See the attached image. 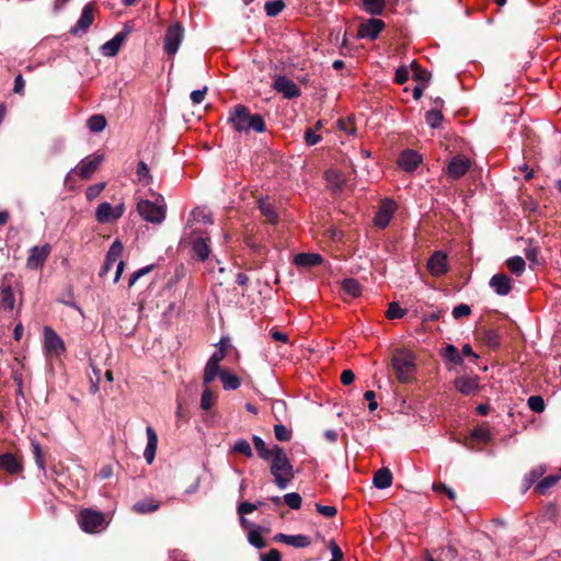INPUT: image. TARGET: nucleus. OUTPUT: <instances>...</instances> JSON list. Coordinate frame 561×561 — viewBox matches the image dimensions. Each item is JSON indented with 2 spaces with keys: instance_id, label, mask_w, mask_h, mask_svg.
<instances>
[{
  "instance_id": "1",
  "label": "nucleus",
  "mask_w": 561,
  "mask_h": 561,
  "mask_svg": "<svg viewBox=\"0 0 561 561\" xmlns=\"http://www.w3.org/2000/svg\"><path fill=\"white\" fill-rule=\"evenodd\" d=\"M227 121L233 130L239 134H249L251 130L261 134L266 130L263 117L260 114H251L243 104H238L230 108Z\"/></svg>"
},
{
  "instance_id": "2",
  "label": "nucleus",
  "mask_w": 561,
  "mask_h": 561,
  "mask_svg": "<svg viewBox=\"0 0 561 561\" xmlns=\"http://www.w3.org/2000/svg\"><path fill=\"white\" fill-rule=\"evenodd\" d=\"M273 451L274 455L270 458V472L275 485L279 490H285L295 478L294 467L283 447L275 444Z\"/></svg>"
},
{
  "instance_id": "3",
  "label": "nucleus",
  "mask_w": 561,
  "mask_h": 561,
  "mask_svg": "<svg viewBox=\"0 0 561 561\" xmlns=\"http://www.w3.org/2000/svg\"><path fill=\"white\" fill-rule=\"evenodd\" d=\"M154 201L141 199L137 205L140 217L151 224L159 225L165 219L167 204L160 194L151 193Z\"/></svg>"
},
{
  "instance_id": "4",
  "label": "nucleus",
  "mask_w": 561,
  "mask_h": 561,
  "mask_svg": "<svg viewBox=\"0 0 561 561\" xmlns=\"http://www.w3.org/2000/svg\"><path fill=\"white\" fill-rule=\"evenodd\" d=\"M392 367L400 382H410L415 375V357L407 351L397 352L392 357Z\"/></svg>"
},
{
  "instance_id": "5",
  "label": "nucleus",
  "mask_w": 561,
  "mask_h": 561,
  "mask_svg": "<svg viewBox=\"0 0 561 561\" xmlns=\"http://www.w3.org/2000/svg\"><path fill=\"white\" fill-rule=\"evenodd\" d=\"M78 523L84 533H96L104 525V515L101 512L85 508L79 513Z\"/></svg>"
},
{
  "instance_id": "6",
  "label": "nucleus",
  "mask_w": 561,
  "mask_h": 561,
  "mask_svg": "<svg viewBox=\"0 0 561 561\" xmlns=\"http://www.w3.org/2000/svg\"><path fill=\"white\" fill-rule=\"evenodd\" d=\"M184 37V28L180 23H174L167 30L164 36V50L169 56H173L179 50V47Z\"/></svg>"
},
{
  "instance_id": "7",
  "label": "nucleus",
  "mask_w": 561,
  "mask_h": 561,
  "mask_svg": "<svg viewBox=\"0 0 561 561\" xmlns=\"http://www.w3.org/2000/svg\"><path fill=\"white\" fill-rule=\"evenodd\" d=\"M104 160L103 153H94L82 159L71 172H77L81 179L88 180L100 168Z\"/></svg>"
},
{
  "instance_id": "8",
  "label": "nucleus",
  "mask_w": 561,
  "mask_h": 561,
  "mask_svg": "<svg viewBox=\"0 0 561 561\" xmlns=\"http://www.w3.org/2000/svg\"><path fill=\"white\" fill-rule=\"evenodd\" d=\"M125 206L123 203L113 207L108 202L101 203L95 210V219L101 224L117 220L123 216Z\"/></svg>"
},
{
  "instance_id": "9",
  "label": "nucleus",
  "mask_w": 561,
  "mask_h": 561,
  "mask_svg": "<svg viewBox=\"0 0 561 561\" xmlns=\"http://www.w3.org/2000/svg\"><path fill=\"white\" fill-rule=\"evenodd\" d=\"M94 21V7L92 3H88L83 7L81 15L77 23L70 28V34L73 36L84 35Z\"/></svg>"
},
{
  "instance_id": "10",
  "label": "nucleus",
  "mask_w": 561,
  "mask_h": 561,
  "mask_svg": "<svg viewBox=\"0 0 561 561\" xmlns=\"http://www.w3.org/2000/svg\"><path fill=\"white\" fill-rule=\"evenodd\" d=\"M44 345L48 355L60 356L66 351L64 341L50 327L44 328Z\"/></svg>"
},
{
  "instance_id": "11",
  "label": "nucleus",
  "mask_w": 561,
  "mask_h": 561,
  "mask_svg": "<svg viewBox=\"0 0 561 561\" xmlns=\"http://www.w3.org/2000/svg\"><path fill=\"white\" fill-rule=\"evenodd\" d=\"M470 165L471 161L469 160V158L461 154H457L449 161L446 169V174L448 179L453 181L459 180L467 173Z\"/></svg>"
},
{
  "instance_id": "12",
  "label": "nucleus",
  "mask_w": 561,
  "mask_h": 561,
  "mask_svg": "<svg viewBox=\"0 0 561 561\" xmlns=\"http://www.w3.org/2000/svg\"><path fill=\"white\" fill-rule=\"evenodd\" d=\"M51 248L48 243L44 245H34L28 251V256L26 260V266L30 270H38L42 268L45 261L47 260Z\"/></svg>"
},
{
  "instance_id": "13",
  "label": "nucleus",
  "mask_w": 561,
  "mask_h": 561,
  "mask_svg": "<svg viewBox=\"0 0 561 561\" xmlns=\"http://www.w3.org/2000/svg\"><path fill=\"white\" fill-rule=\"evenodd\" d=\"M273 88L285 99L291 100L300 96V88L286 76H278L274 80Z\"/></svg>"
},
{
  "instance_id": "14",
  "label": "nucleus",
  "mask_w": 561,
  "mask_h": 561,
  "mask_svg": "<svg viewBox=\"0 0 561 561\" xmlns=\"http://www.w3.org/2000/svg\"><path fill=\"white\" fill-rule=\"evenodd\" d=\"M12 274H5L0 285V304L4 310L12 311L15 306V297L12 290Z\"/></svg>"
},
{
  "instance_id": "15",
  "label": "nucleus",
  "mask_w": 561,
  "mask_h": 561,
  "mask_svg": "<svg viewBox=\"0 0 561 561\" xmlns=\"http://www.w3.org/2000/svg\"><path fill=\"white\" fill-rule=\"evenodd\" d=\"M447 254L435 251L427 261V270L432 276L439 277L448 272Z\"/></svg>"
},
{
  "instance_id": "16",
  "label": "nucleus",
  "mask_w": 561,
  "mask_h": 561,
  "mask_svg": "<svg viewBox=\"0 0 561 561\" xmlns=\"http://www.w3.org/2000/svg\"><path fill=\"white\" fill-rule=\"evenodd\" d=\"M383 27V21L375 18L368 19L366 22L359 24L358 36L360 38L376 39Z\"/></svg>"
},
{
  "instance_id": "17",
  "label": "nucleus",
  "mask_w": 561,
  "mask_h": 561,
  "mask_svg": "<svg viewBox=\"0 0 561 561\" xmlns=\"http://www.w3.org/2000/svg\"><path fill=\"white\" fill-rule=\"evenodd\" d=\"M122 252H123V244L116 240L112 243V245L110 247L107 253H106V256H105V260H104V263L100 270V273L99 275L101 277L105 276L108 271L115 265L117 264L121 255H122Z\"/></svg>"
},
{
  "instance_id": "18",
  "label": "nucleus",
  "mask_w": 561,
  "mask_h": 561,
  "mask_svg": "<svg viewBox=\"0 0 561 561\" xmlns=\"http://www.w3.org/2000/svg\"><path fill=\"white\" fill-rule=\"evenodd\" d=\"M396 210V204L391 199L382 201L378 211L375 215L374 222L379 228H386Z\"/></svg>"
},
{
  "instance_id": "19",
  "label": "nucleus",
  "mask_w": 561,
  "mask_h": 561,
  "mask_svg": "<svg viewBox=\"0 0 561 561\" xmlns=\"http://www.w3.org/2000/svg\"><path fill=\"white\" fill-rule=\"evenodd\" d=\"M0 469L9 474H18L23 470V463L20 458L11 453L0 455Z\"/></svg>"
},
{
  "instance_id": "20",
  "label": "nucleus",
  "mask_w": 561,
  "mask_h": 561,
  "mask_svg": "<svg viewBox=\"0 0 561 561\" xmlns=\"http://www.w3.org/2000/svg\"><path fill=\"white\" fill-rule=\"evenodd\" d=\"M489 286L499 295L506 296L512 289V279L506 274L499 273L491 277Z\"/></svg>"
},
{
  "instance_id": "21",
  "label": "nucleus",
  "mask_w": 561,
  "mask_h": 561,
  "mask_svg": "<svg viewBox=\"0 0 561 561\" xmlns=\"http://www.w3.org/2000/svg\"><path fill=\"white\" fill-rule=\"evenodd\" d=\"M421 162L422 157L411 149L404 150L398 158L399 167L408 172L415 170Z\"/></svg>"
},
{
  "instance_id": "22",
  "label": "nucleus",
  "mask_w": 561,
  "mask_h": 561,
  "mask_svg": "<svg viewBox=\"0 0 561 561\" xmlns=\"http://www.w3.org/2000/svg\"><path fill=\"white\" fill-rule=\"evenodd\" d=\"M455 388L461 394L470 396L476 393L479 390V378L478 377H469V376H460L455 379Z\"/></svg>"
},
{
  "instance_id": "23",
  "label": "nucleus",
  "mask_w": 561,
  "mask_h": 561,
  "mask_svg": "<svg viewBox=\"0 0 561 561\" xmlns=\"http://www.w3.org/2000/svg\"><path fill=\"white\" fill-rule=\"evenodd\" d=\"M274 540L277 542L285 543L295 548H306L310 546L311 540L308 536L299 534V535H286V534H276L274 536Z\"/></svg>"
},
{
  "instance_id": "24",
  "label": "nucleus",
  "mask_w": 561,
  "mask_h": 561,
  "mask_svg": "<svg viewBox=\"0 0 561 561\" xmlns=\"http://www.w3.org/2000/svg\"><path fill=\"white\" fill-rule=\"evenodd\" d=\"M127 32H118L112 39L107 41L100 47V51L105 57H114L126 39Z\"/></svg>"
},
{
  "instance_id": "25",
  "label": "nucleus",
  "mask_w": 561,
  "mask_h": 561,
  "mask_svg": "<svg viewBox=\"0 0 561 561\" xmlns=\"http://www.w3.org/2000/svg\"><path fill=\"white\" fill-rule=\"evenodd\" d=\"M146 434H147V446L144 451V457H145L147 463L150 465V463H152L154 456H156V450H157V446H158V436L151 426H148L146 428Z\"/></svg>"
},
{
  "instance_id": "26",
  "label": "nucleus",
  "mask_w": 561,
  "mask_h": 561,
  "mask_svg": "<svg viewBox=\"0 0 561 561\" xmlns=\"http://www.w3.org/2000/svg\"><path fill=\"white\" fill-rule=\"evenodd\" d=\"M192 251L196 259L205 261L209 256V239L204 237H197L192 243Z\"/></svg>"
},
{
  "instance_id": "27",
  "label": "nucleus",
  "mask_w": 561,
  "mask_h": 561,
  "mask_svg": "<svg viewBox=\"0 0 561 561\" xmlns=\"http://www.w3.org/2000/svg\"><path fill=\"white\" fill-rule=\"evenodd\" d=\"M325 180L334 193L341 192L345 185L344 175L335 169H330L325 172Z\"/></svg>"
},
{
  "instance_id": "28",
  "label": "nucleus",
  "mask_w": 561,
  "mask_h": 561,
  "mask_svg": "<svg viewBox=\"0 0 561 561\" xmlns=\"http://www.w3.org/2000/svg\"><path fill=\"white\" fill-rule=\"evenodd\" d=\"M373 484L379 490H385L392 484V473L388 468H380L374 474Z\"/></svg>"
},
{
  "instance_id": "29",
  "label": "nucleus",
  "mask_w": 561,
  "mask_h": 561,
  "mask_svg": "<svg viewBox=\"0 0 561 561\" xmlns=\"http://www.w3.org/2000/svg\"><path fill=\"white\" fill-rule=\"evenodd\" d=\"M259 209L261 214L267 219L272 225H276L278 222V215L274 207V205L267 199L261 198L259 201Z\"/></svg>"
},
{
  "instance_id": "30",
  "label": "nucleus",
  "mask_w": 561,
  "mask_h": 561,
  "mask_svg": "<svg viewBox=\"0 0 561 561\" xmlns=\"http://www.w3.org/2000/svg\"><path fill=\"white\" fill-rule=\"evenodd\" d=\"M294 262L298 266H316L322 262V257L317 253H299L295 256Z\"/></svg>"
},
{
  "instance_id": "31",
  "label": "nucleus",
  "mask_w": 561,
  "mask_h": 561,
  "mask_svg": "<svg viewBox=\"0 0 561 561\" xmlns=\"http://www.w3.org/2000/svg\"><path fill=\"white\" fill-rule=\"evenodd\" d=\"M252 440L259 457L265 461H268L270 458L274 455V445L272 447H267L265 442L257 435H253Z\"/></svg>"
},
{
  "instance_id": "32",
  "label": "nucleus",
  "mask_w": 561,
  "mask_h": 561,
  "mask_svg": "<svg viewBox=\"0 0 561 561\" xmlns=\"http://www.w3.org/2000/svg\"><path fill=\"white\" fill-rule=\"evenodd\" d=\"M219 377L225 390H236L241 385L239 377L227 370H221Z\"/></svg>"
},
{
  "instance_id": "33",
  "label": "nucleus",
  "mask_w": 561,
  "mask_h": 561,
  "mask_svg": "<svg viewBox=\"0 0 561 561\" xmlns=\"http://www.w3.org/2000/svg\"><path fill=\"white\" fill-rule=\"evenodd\" d=\"M159 502L154 500H142L133 505V511L137 514H148L159 508Z\"/></svg>"
},
{
  "instance_id": "34",
  "label": "nucleus",
  "mask_w": 561,
  "mask_h": 561,
  "mask_svg": "<svg viewBox=\"0 0 561 561\" xmlns=\"http://www.w3.org/2000/svg\"><path fill=\"white\" fill-rule=\"evenodd\" d=\"M506 265L512 274L519 276L525 271L526 262L522 256L515 255V256L507 259Z\"/></svg>"
},
{
  "instance_id": "35",
  "label": "nucleus",
  "mask_w": 561,
  "mask_h": 561,
  "mask_svg": "<svg viewBox=\"0 0 561 561\" xmlns=\"http://www.w3.org/2000/svg\"><path fill=\"white\" fill-rule=\"evenodd\" d=\"M231 453L241 454L245 456L247 458L253 457V450L250 445V443L244 438H239L234 442V444L231 446Z\"/></svg>"
},
{
  "instance_id": "36",
  "label": "nucleus",
  "mask_w": 561,
  "mask_h": 561,
  "mask_svg": "<svg viewBox=\"0 0 561 561\" xmlns=\"http://www.w3.org/2000/svg\"><path fill=\"white\" fill-rule=\"evenodd\" d=\"M364 9L371 15H379L382 13L386 1L385 0H363Z\"/></svg>"
},
{
  "instance_id": "37",
  "label": "nucleus",
  "mask_w": 561,
  "mask_h": 561,
  "mask_svg": "<svg viewBox=\"0 0 561 561\" xmlns=\"http://www.w3.org/2000/svg\"><path fill=\"white\" fill-rule=\"evenodd\" d=\"M88 128L93 133L102 131L106 126V119L103 115H92L87 122Z\"/></svg>"
},
{
  "instance_id": "38",
  "label": "nucleus",
  "mask_w": 561,
  "mask_h": 561,
  "mask_svg": "<svg viewBox=\"0 0 561 561\" xmlns=\"http://www.w3.org/2000/svg\"><path fill=\"white\" fill-rule=\"evenodd\" d=\"M343 290L352 297H357L360 295L362 287L358 280L354 278H346L342 283Z\"/></svg>"
},
{
  "instance_id": "39",
  "label": "nucleus",
  "mask_w": 561,
  "mask_h": 561,
  "mask_svg": "<svg viewBox=\"0 0 561 561\" xmlns=\"http://www.w3.org/2000/svg\"><path fill=\"white\" fill-rule=\"evenodd\" d=\"M470 438L481 443H489L492 438V435L488 427L477 426L471 431Z\"/></svg>"
},
{
  "instance_id": "40",
  "label": "nucleus",
  "mask_w": 561,
  "mask_h": 561,
  "mask_svg": "<svg viewBox=\"0 0 561 561\" xmlns=\"http://www.w3.org/2000/svg\"><path fill=\"white\" fill-rule=\"evenodd\" d=\"M443 356L447 360H449V362H451V363H454L456 365H461L462 362H463V359H462L461 355L459 354L457 347L454 346L453 344H447L446 345V347L443 351Z\"/></svg>"
},
{
  "instance_id": "41",
  "label": "nucleus",
  "mask_w": 561,
  "mask_h": 561,
  "mask_svg": "<svg viewBox=\"0 0 561 561\" xmlns=\"http://www.w3.org/2000/svg\"><path fill=\"white\" fill-rule=\"evenodd\" d=\"M559 480L556 476H548L535 484V492L538 494H545L550 488H552Z\"/></svg>"
},
{
  "instance_id": "42",
  "label": "nucleus",
  "mask_w": 561,
  "mask_h": 561,
  "mask_svg": "<svg viewBox=\"0 0 561 561\" xmlns=\"http://www.w3.org/2000/svg\"><path fill=\"white\" fill-rule=\"evenodd\" d=\"M285 8V2L283 0H273L268 1L264 5V10L267 16L274 18L277 16Z\"/></svg>"
},
{
  "instance_id": "43",
  "label": "nucleus",
  "mask_w": 561,
  "mask_h": 561,
  "mask_svg": "<svg viewBox=\"0 0 561 561\" xmlns=\"http://www.w3.org/2000/svg\"><path fill=\"white\" fill-rule=\"evenodd\" d=\"M425 121L432 128H437L443 122V114L438 108L430 110L426 112Z\"/></svg>"
},
{
  "instance_id": "44",
  "label": "nucleus",
  "mask_w": 561,
  "mask_h": 561,
  "mask_svg": "<svg viewBox=\"0 0 561 561\" xmlns=\"http://www.w3.org/2000/svg\"><path fill=\"white\" fill-rule=\"evenodd\" d=\"M31 447H32V453H33V456H34V459H35V462H36L37 467L43 472H45V458H44V454H43V450H42V447H41L39 443L36 442V440H32L31 442Z\"/></svg>"
},
{
  "instance_id": "45",
  "label": "nucleus",
  "mask_w": 561,
  "mask_h": 561,
  "mask_svg": "<svg viewBox=\"0 0 561 561\" xmlns=\"http://www.w3.org/2000/svg\"><path fill=\"white\" fill-rule=\"evenodd\" d=\"M219 374V365L207 362L204 369V385H208L214 381Z\"/></svg>"
},
{
  "instance_id": "46",
  "label": "nucleus",
  "mask_w": 561,
  "mask_h": 561,
  "mask_svg": "<svg viewBox=\"0 0 561 561\" xmlns=\"http://www.w3.org/2000/svg\"><path fill=\"white\" fill-rule=\"evenodd\" d=\"M136 174L138 180L142 182V184L145 185H148L152 182V176L150 174L149 168L144 161H140L138 163Z\"/></svg>"
},
{
  "instance_id": "47",
  "label": "nucleus",
  "mask_w": 561,
  "mask_h": 561,
  "mask_svg": "<svg viewBox=\"0 0 561 561\" xmlns=\"http://www.w3.org/2000/svg\"><path fill=\"white\" fill-rule=\"evenodd\" d=\"M543 473V471L540 470H531L528 473L524 476L523 479V492H526L530 486L535 484V482L539 479V477Z\"/></svg>"
},
{
  "instance_id": "48",
  "label": "nucleus",
  "mask_w": 561,
  "mask_h": 561,
  "mask_svg": "<svg viewBox=\"0 0 561 561\" xmlns=\"http://www.w3.org/2000/svg\"><path fill=\"white\" fill-rule=\"evenodd\" d=\"M284 502L289 508L298 510L301 507L302 499L298 493L291 492L284 495Z\"/></svg>"
},
{
  "instance_id": "49",
  "label": "nucleus",
  "mask_w": 561,
  "mask_h": 561,
  "mask_svg": "<svg viewBox=\"0 0 561 561\" xmlns=\"http://www.w3.org/2000/svg\"><path fill=\"white\" fill-rule=\"evenodd\" d=\"M528 408L536 413H541L545 410V401L540 396H531L527 401Z\"/></svg>"
},
{
  "instance_id": "50",
  "label": "nucleus",
  "mask_w": 561,
  "mask_h": 561,
  "mask_svg": "<svg viewBox=\"0 0 561 561\" xmlns=\"http://www.w3.org/2000/svg\"><path fill=\"white\" fill-rule=\"evenodd\" d=\"M274 434L279 442H288L291 438V431L283 424L274 425Z\"/></svg>"
},
{
  "instance_id": "51",
  "label": "nucleus",
  "mask_w": 561,
  "mask_h": 561,
  "mask_svg": "<svg viewBox=\"0 0 561 561\" xmlns=\"http://www.w3.org/2000/svg\"><path fill=\"white\" fill-rule=\"evenodd\" d=\"M405 313V309H402L397 302H391L387 310L388 319H401Z\"/></svg>"
},
{
  "instance_id": "52",
  "label": "nucleus",
  "mask_w": 561,
  "mask_h": 561,
  "mask_svg": "<svg viewBox=\"0 0 561 561\" xmlns=\"http://www.w3.org/2000/svg\"><path fill=\"white\" fill-rule=\"evenodd\" d=\"M104 188H105V183L104 182H101V183H98V184L89 186L87 188V191H85L87 199L88 201L95 199L102 193V191Z\"/></svg>"
},
{
  "instance_id": "53",
  "label": "nucleus",
  "mask_w": 561,
  "mask_h": 561,
  "mask_svg": "<svg viewBox=\"0 0 561 561\" xmlns=\"http://www.w3.org/2000/svg\"><path fill=\"white\" fill-rule=\"evenodd\" d=\"M248 540L249 542L257 548V549H261V548H264L266 546V542L265 540L263 539V537L261 536V534L256 530H251L248 535Z\"/></svg>"
},
{
  "instance_id": "54",
  "label": "nucleus",
  "mask_w": 561,
  "mask_h": 561,
  "mask_svg": "<svg viewBox=\"0 0 561 561\" xmlns=\"http://www.w3.org/2000/svg\"><path fill=\"white\" fill-rule=\"evenodd\" d=\"M214 403V394L209 388H205L201 398V407L203 410H209Z\"/></svg>"
},
{
  "instance_id": "55",
  "label": "nucleus",
  "mask_w": 561,
  "mask_h": 561,
  "mask_svg": "<svg viewBox=\"0 0 561 561\" xmlns=\"http://www.w3.org/2000/svg\"><path fill=\"white\" fill-rule=\"evenodd\" d=\"M153 268V265H147L145 267L139 268L138 271L134 272L128 280V286L131 287L136 284V282L142 277L144 275L148 274Z\"/></svg>"
},
{
  "instance_id": "56",
  "label": "nucleus",
  "mask_w": 561,
  "mask_h": 561,
  "mask_svg": "<svg viewBox=\"0 0 561 561\" xmlns=\"http://www.w3.org/2000/svg\"><path fill=\"white\" fill-rule=\"evenodd\" d=\"M470 312H471V309H470V307L468 305L460 304V305L454 307V309H453V317L455 319H461L463 317L469 316Z\"/></svg>"
},
{
  "instance_id": "57",
  "label": "nucleus",
  "mask_w": 561,
  "mask_h": 561,
  "mask_svg": "<svg viewBox=\"0 0 561 561\" xmlns=\"http://www.w3.org/2000/svg\"><path fill=\"white\" fill-rule=\"evenodd\" d=\"M484 341L490 347H497L500 345V336L495 331H486Z\"/></svg>"
},
{
  "instance_id": "58",
  "label": "nucleus",
  "mask_w": 561,
  "mask_h": 561,
  "mask_svg": "<svg viewBox=\"0 0 561 561\" xmlns=\"http://www.w3.org/2000/svg\"><path fill=\"white\" fill-rule=\"evenodd\" d=\"M410 76V70L405 66H401L396 71V82L399 84H403L407 82Z\"/></svg>"
},
{
  "instance_id": "59",
  "label": "nucleus",
  "mask_w": 561,
  "mask_h": 561,
  "mask_svg": "<svg viewBox=\"0 0 561 561\" xmlns=\"http://www.w3.org/2000/svg\"><path fill=\"white\" fill-rule=\"evenodd\" d=\"M206 92H207V87L192 91L191 95H190L192 103L201 104L205 99Z\"/></svg>"
},
{
  "instance_id": "60",
  "label": "nucleus",
  "mask_w": 561,
  "mask_h": 561,
  "mask_svg": "<svg viewBox=\"0 0 561 561\" xmlns=\"http://www.w3.org/2000/svg\"><path fill=\"white\" fill-rule=\"evenodd\" d=\"M260 561H282V556L277 549H271L267 553L260 554Z\"/></svg>"
},
{
  "instance_id": "61",
  "label": "nucleus",
  "mask_w": 561,
  "mask_h": 561,
  "mask_svg": "<svg viewBox=\"0 0 561 561\" xmlns=\"http://www.w3.org/2000/svg\"><path fill=\"white\" fill-rule=\"evenodd\" d=\"M411 67L413 68L414 77L419 81H422L423 84L425 85V83L428 82L430 80V73H427L425 70H421L414 61L411 64Z\"/></svg>"
},
{
  "instance_id": "62",
  "label": "nucleus",
  "mask_w": 561,
  "mask_h": 561,
  "mask_svg": "<svg viewBox=\"0 0 561 561\" xmlns=\"http://www.w3.org/2000/svg\"><path fill=\"white\" fill-rule=\"evenodd\" d=\"M316 508L321 515L325 517H333L336 515V508L334 506L316 504Z\"/></svg>"
},
{
  "instance_id": "63",
  "label": "nucleus",
  "mask_w": 561,
  "mask_h": 561,
  "mask_svg": "<svg viewBox=\"0 0 561 561\" xmlns=\"http://www.w3.org/2000/svg\"><path fill=\"white\" fill-rule=\"evenodd\" d=\"M433 489L436 492H444L450 500L456 499V493L450 488H448L446 484H444L442 482L435 483L433 485Z\"/></svg>"
},
{
  "instance_id": "64",
  "label": "nucleus",
  "mask_w": 561,
  "mask_h": 561,
  "mask_svg": "<svg viewBox=\"0 0 561 561\" xmlns=\"http://www.w3.org/2000/svg\"><path fill=\"white\" fill-rule=\"evenodd\" d=\"M305 140L307 145L314 146L321 140V137L313 130L307 129L305 133Z\"/></svg>"
}]
</instances>
